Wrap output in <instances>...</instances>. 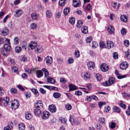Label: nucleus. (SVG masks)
<instances>
[{
    "mask_svg": "<svg viewBox=\"0 0 130 130\" xmlns=\"http://www.w3.org/2000/svg\"><path fill=\"white\" fill-rule=\"evenodd\" d=\"M73 6L75 7H79L80 5V2H77L76 0H73Z\"/></svg>",
    "mask_w": 130,
    "mask_h": 130,
    "instance_id": "nucleus-24",
    "label": "nucleus"
},
{
    "mask_svg": "<svg viewBox=\"0 0 130 130\" xmlns=\"http://www.w3.org/2000/svg\"><path fill=\"white\" fill-rule=\"evenodd\" d=\"M20 59L21 61L23 62H25L27 60V57L24 55L21 56Z\"/></svg>",
    "mask_w": 130,
    "mask_h": 130,
    "instance_id": "nucleus-31",
    "label": "nucleus"
},
{
    "mask_svg": "<svg viewBox=\"0 0 130 130\" xmlns=\"http://www.w3.org/2000/svg\"><path fill=\"white\" fill-rule=\"evenodd\" d=\"M34 110V114L36 115L39 116L40 115L42 112V109H40L38 108Z\"/></svg>",
    "mask_w": 130,
    "mask_h": 130,
    "instance_id": "nucleus-14",
    "label": "nucleus"
},
{
    "mask_svg": "<svg viewBox=\"0 0 130 130\" xmlns=\"http://www.w3.org/2000/svg\"><path fill=\"white\" fill-rule=\"evenodd\" d=\"M110 85L113 84L115 82V78L113 77L109 78L108 80Z\"/></svg>",
    "mask_w": 130,
    "mask_h": 130,
    "instance_id": "nucleus-26",
    "label": "nucleus"
},
{
    "mask_svg": "<svg viewBox=\"0 0 130 130\" xmlns=\"http://www.w3.org/2000/svg\"><path fill=\"white\" fill-rule=\"evenodd\" d=\"M37 77L38 78H40L43 75V73L41 70H38L37 71Z\"/></svg>",
    "mask_w": 130,
    "mask_h": 130,
    "instance_id": "nucleus-23",
    "label": "nucleus"
},
{
    "mask_svg": "<svg viewBox=\"0 0 130 130\" xmlns=\"http://www.w3.org/2000/svg\"><path fill=\"white\" fill-rule=\"evenodd\" d=\"M42 70L43 71L44 73L45 76L47 77L49 75V73L48 71L45 68H43Z\"/></svg>",
    "mask_w": 130,
    "mask_h": 130,
    "instance_id": "nucleus-28",
    "label": "nucleus"
},
{
    "mask_svg": "<svg viewBox=\"0 0 130 130\" xmlns=\"http://www.w3.org/2000/svg\"><path fill=\"white\" fill-rule=\"evenodd\" d=\"M84 78L85 79H89V78L90 77V74L87 72L84 75Z\"/></svg>",
    "mask_w": 130,
    "mask_h": 130,
    "instance_id": "nucleus-40",
    "label": "nucleus"
},
{
    "mask_svg": "<svg viewBox=\"0 0 130 130\" xmlns=\"http://www.w3.org/2000/svg\"><path fill=\"white\" fill-rule=\"evenodd\" d=\"M32 91L34 93V94L36 95V96H38L39 95V93L37 90L36 89H31Z\"/></svg>",
    "mask_w": 130,
    "mask_h": 130,
    "instance_id": "nucleus-38",
    "label": "nucleus"
},
{
    "mask_svg": "<svg viewBox=\"0 0 130 130\" xmlns=\"http://www.w3.org/2000/svg\"><path fill=\"white\" fill-rule=\"evenodd\" d=\"M48 109L52 113H54L56 111V106L53 105H51L49 106Z\"/></svg>",
    "mask_w": 130,
    "mask_h": 130,
    "instance_id": "nucleus-12",
    "label": "nucleus"
},
{
    "mask_svg": "<svg viewBox=\"0 0 130 130\" xmlns=\"http://www.w3.org/2000/svg\"><path fill=\"white\" fill-rule=\"evenodd\" d=\"M46 17L48 18H51L52 16V13L51 11L47 10L46 12Z\"/></svg>",
    "mask_w": 130,
    "mask_h": 130,
    "instance_id": "nucleus-29",
    "label": "nucleus"
},
{
    "mask_svg": "<svg viewBox=\"0 0 130 130\" xmlns=\"http://www.w3.org/2000/svg\"><path fill=\"white\" fill-rule=\"evenodd\" d=\"M66 107L67 110H69L72 108V106L70 104H68L66 105Z\"/></svg>",
    "mask_w": 130,
    "mask_h": 130,
    "instance_id": "nucleus-54",
    "label": "nucleus"
},
{
    "mask_svg": "<svg viewBox=\"0 0 130 130\" xmlns=\"http://www.w3.org/2000/svg\"><path fill=\"white\" fill-rule=\"evenodd\" d=\"M115 73L117 75V78L119 79H120L122 78H123L126 77V76L125 75L121 76L119 74L118 70H116Z\"/></svg>",
    "mask_w": 130,
    "mask_h": 130,
    "instance_id": "nucleus-17",
    "label": "nucleus"
},
{
    "mask_svg": "<svg viewBox=\"0 0 130 130\" xmlns=\"http://www.w3.org/2000/svg\"><path fill=\"white\" fill-rule=\"evenodd\" d=\"M114 111L117 113H119L121 111L119 108L117 106H115L113 107Z\"/></svg>",
    "mask_w": 130,
    "mask_h": 130,
    "instance_id": "nucleus-30",
    "label": "nucleus"
},
{
    "mask_svg": "<svg viewBox=\"0 0 130 130\" xmlns=\"http://www.w3.org/2000/svg\"><path fill=\"white\" fill-rule=\"evenodd\" d=\"M37 45V43L33 41L31 42L29 45V46L31 50H32L34 49H35Z\"/></svg>",
    "mask_w": 130,
    "mask_h": 130,
    "instance_id": "nucleus-10",
    "label": "nucleus"
},
{
    "mask_svg": "<svg viewBox=\"0 0 130 130\" xmlns=\"http://www.w3.org/2000/svg\"><path fill=\"white\" fill-rule=\"evenodd\" d=\"M40 92L42 94H44L46 93V91L42 88H40L39 89Z\"/></svg>",
    "mask_w": 130,
    "mask_h": 130,
    "instance_id": "nucleus-61",
    "label": "nucleus"
},
{
    "mask_svg": "<svg viewBox=\"0 0 130 130\" xmlns=\"http://www.w3.org/2000/svg\"><path fill=\"white\" fill-rule=\"evenodd\" d=\"M1 52L4 55H7L8 52L7 51H6L5 50L2 48L1 50Z\"/></svg>",
    "mask_w": 130,
    "mask_h": 130,
    "instance_id": "nucleus-55",
    "label": "nucleus"
},
{
    "mask_svg": "<svg viewBox=\"0 0 130 130\" xmlns=\"http://www.w3.org/2000/svg\"><path fill=\"white\" fill-rule=\"evenodd\" d=\"M106 103L104 102H100L98 103V105L99 107L101 108L102 105H105Z\"/></svg>",
    "mask_w": 130,
    "mask_h": 130,
    "instance_id": "nucleus-57",
    "label": "nucleus"
},
{
    "mask_svg": "<svg viewBox=\"0 0 130 130\" xmlns=\"http://www.w3.org/2000/svg\"><path fill=\"white\" fill-rule=\"evenodd\" d=\"M98 46V44L96 42H92V47L93 48H96Z\"/></svg>",
    "mask_w": 130,
    "mask_h": 130,
    "instance_id": "nucleus-52",
    "label": "nucleus"
},
{
    "mask_svg": "<svg viewBox=\"0 0 130 130\" xmlns=\"http://www.w3.org/2000/svg\"><path fill=\"white\" fill-rule=\"evenodd\" d=\"M2 35L4 36H5L7 35L8 32V29L6 27H5L3 28L1 30Z\"/></svg>",
    "mask_w": 130,
    "mask_h": 130,
    "instance_id": "nucleus-11",
    "label": "nucleus"
},
{
    "mask_svg": "<svg viewBox=\"0 0 130 130\" xmlns=\"http://www.w3.org/2000/svg\"><path fill=\"white\" fill-rule=\"evenodd\" d=\"M113 58L115 59H117L118 57V54L117 53L114 52L113 53Z\"/></svg>",
    "mask_w": 130,
    "mask_h": 130,
    "instance_id": "nucleus-59",
    "label": "nucleus"
},
{
    "mask_svg": "<svg viewBox=\"0 0 130 130\" xmlns=\"http://www.w3.org/2000/svg\"><path fill=\"white\" fill-rule=\"evenodd\" d=\"M121 33L124 35H125L127 32V30L124 28H123L121 30Z\"/></svg>",
    "mask_w": 130,
    "mask_h": 130,
    "instance_id": "nucleus-47",
    "label": "nucleus"
},
{
    "mask_svg": "<svg viewBox=\"0 0 130 130\" xmlns=\"http://www.w3.org/2000/svg\"><path fill=\"white\" fill-rule=\"evenodd\" d=\"M37 53H40L43 50L42 47L41 45H37L34 50Z\"/></svg>",
    "mask_w": 130,
    "mask_h": 130,
    "instance_id": "nucleus-6",
    "label": "nucleus"
},
{
    "mask_svg": "<svg viewBox=\"0 0 130 130\" xmlns=\"http://www.w3.org/2000/svg\"><path fill=\"white\" fill-rule=\"evenodd\" d=\"M96 77L98 81H100L102 79V76L99 74H97L96 75Z\"/></svg>",
    "mask_w": 130,
    "mask_h": 130,
    "instance_id": "nucleus-41",
    "label": "nucleus"
},
{
    "mask_svg": "<svg viewBox=\"0 0 130 130\" xmlns=\"http://www.w3.org/2000/svg\"><path fill=\"white\" fill-rule=\"evenodd\" d=\"M9 99L8 97H6L5 98H4L1 103V105L3 107L7 106L9 103Z\"/></svg>",
    "mask_w": 130,
    "mask_h": 130,
    "instance_id": "nucleus-4",
    "label": "nucleus"
},
{
    "mask_svg": "<svg viewBox=\"0 0 130 130\" xmlns=\"http://www.w3.org/2000/svg\"><path fill=\"white\" fill-rule=\"evenodd\" d=\"M92 40V38L91 37H88L86 39V41L87 43H89L91 42Z\"/></svg>",
    "mask_w": 130,
    "mask_h": 130,
    "instance_id": "nucleus-62",
    "label": "nucleus"
},
{
    "mask_svg": "<svg viewBox=\"0 0 130 130\" xmlns=\"http://www.w3.org/2000/svg\"><path fill=\"white\" fill-rule=\"evenodd\" d=\"M7 41V43H5L4 45V47L6 51L7 52L9 51L11 49V47L10 46V43L9 39L6 38L5 40Z\"/></svg>",
    "mask_w": 130,
    "mask_h": 130,
    "instance_id": "nucleus-1",
    "label": "nucleus"
},
{
    "mask_svg": "<svg viewBox=\"0 0 130 130\" xmlns=\"http://www.w3.org/2000/svg\"><path fill=\"white\" fill-rule=\"evenodd\" d=\"M124 44L125 46L127 47L129 45V41L127 40H125L124 41Z\"/></svg>",
    "mask_w": 130,
    "mask_h": 130,
    "instance_id": "nucleus-53",
    "label": "nucleus"
},
{
    "mask_svg": "<svg viewBox=\"0 0 130 130\" xmlns=\"http://www.w3.org/2000/svg\"><path fill=\"white\" fill-rule=\"evenodd\" d=\"M87 67L89 69L91 70L94 69L95 67L94 63L92 61H90L87 63Z\"/></svg>",
    "mask_w": 130,
    "mask_h": 130,
    "instance_id": "nucleus-13",
    "label": "nucleus"
},
{
    "mask_svg": "<svg viewBox=\"0 0 130 130\" xmlns=\"http://www.w3.org/2000/svg\"><path fill=\"white\" fill-rule=\"evenodd\" d=\"M69 120L72 124H73V123H75V121L73 117L72 116H70V119Z\"/></svg>",
    "mask_w": 130,
    "mask_h": 130,
    "instance_id": "nucleus-48",
    "label": "nucleus"
},
{
    "mask_svg": "<svg viewBox=\"0 0 130 130\" xmlns=\"http://www.w3.org/2000/svg\"><path fill=\"white\" fill-rule=\"evenodd\" d=\"M14 102L12 103L11 105L12 109L15 110L17 109L19 106V102L18 101L16 100H14Z\"/></svg>",
    "mask_w": 130,
    "mask_h": 130,
    "instance_id": "nucleus-2",
    "label": "nucleus"
},
{
    "mask_svg": "<svg viewBox=\"0 0 130 130\" xmlns=\"http://www.w3.org/2000/svg\"><path fill=\"white\" fill-rule=\"evenodd\" d=\"M46 79L47 82L51 84H54L55 83V79L49 76L47 77Z\"/></svg>",
    "mask_w": 130,
    "mask_h": 130,
    "instance_id": "nucleus-16",
    "label": "nucleus"
},
{
    "mask_svg": "<svg viewBox=\"0 0 130 130\" xmlns=\"http://www.w3.org/2000/svg\"><path fill=\"white\" fill-rule=\"evenodd\" d=\"M120 105L121 107L124 109H125L126 108V105L124 104L123 103L121 102L120 104Z\"/></svg>",
    "mask_w": 130,
    "mask_h": 130,
    "instance_id": "nucleus-63",
    "label": "nucleus"
},
{
    "mask_svg": "<svg viewBox=\"0 0 130 130\" xmlns=\"http://www.w3.org/2000/svg\"><path fill=\"white\" fill-rule=\"evenodd\" d=\"M45 60L46 61L47 64L49 65L52 63L53 61V59L51 57L47 56L45 58Z\"/></svg>",
    "mask_w": 130,
    "mask_h": 130,
    "instance_id": "nucleus-9",
    "label": "nucleus"
},
{
    "mask_svg": "<svg viewBox=\"0 0 130 130\" xmlns=\"http://www.w3.org/2000/svg\"><path fill=\"white\" fill-rule=\"evenodd\" d=\"M31 17L33 20H36L37 18V14L35 13H33L31 14Z\"/></svg>",
    "mask_w": 130,
    "mask_h": 130,
    "instance_id": "nucleus-36",
    "label": "nucleus"
},
{
    "mask_svg": "<svg viewBox=\"0 0 130 130\" xmlns=\"http://www.w3.org/2000/svg\"><path fill=\"white\" fill-rule=\"evenodd\" d=\"M15 12V15L16 17H18L20 16L22 13V10L20 9L16 10Z\"/></svg>",
    "mask_w": 130,
    "mask_h": 130,
    "instance_id": "nucleus-19",
    "label": "nucleus"
},
{
    "mask_svg": "<svg viewBox=\"0 0 130 130\" xmlns=\"http://www.w3.org/2000/svg\"><path fill=\"white\" fill-rule=\"evenodd\" d=\"M75 94L78 96L81 95L82 94V92L79 91H76L75 92Z\"/></svg>",
    "mask_w": 130,
    "mask_h": 130,
    "instance_id": "nucleus-58",
    "label": "nucleus"
},
{
    "mask_svg": "<svg viewBox=\"0 0 130 130\" xmlns=\"http://www.w3.org/2000/svg\"><path fill=\"white\" fill-rule=\"evenodd\" d=\"M19 39L17 37H15L14 39V44L15 45H17L19 43Z\"/></svg>",
    "mask_w": 130,
    "mask_h": 130,
    "instance_id": "nucleus-39",
    "label": "nucleus"
},
{
    "mask_svg": "<svg viewBox=\"0 0 130 130\" xmlns=\"http://www.w3.org/2000/svg\"><path fill=\"white\" fill-rule=\"evenodd\" d=\"M107 31L109 33L112 34L114 31V28L113 26L111 25H109L108 27Z\"/></svg>",
    "mask_w": 130,
    "mask_h": 130,
    "instance_id": "nucleus-18",
    "label": "nucleus"
},
{
    "mask_svg": "<svg viewBox=\"0 0 130 130\" xmlns=\"http://www.w3.org/2000/svg\"><path fill=\"white\" fill-rule=\"evenodd\" d=\"M50 115V113L49 112L47 111H44L43 112L42 117L44 119H46L48 118Z\"/></svg>",
    "mask_w": 130,
    "mask_h": 130,
    "instance_id": "nucleus-8",
    "label": "nucleus"
},
{
    "mask_svg": "<svg viewBox=\"0 0 130 130\" xmlns=\"http://www.w3.org/2000/svg\"><path fill=\"white\" fill-rule=\"evenodd\" d=\"M100 47L102 48H105L106 47L105 44L103 41H101L100 43Z\"/></svg>",
    "mask_w": 130,
    "mask_h": 130,
    "instance_id": "nucleus-49",
    "label": "nucleus"
},
{
    "mask_svg": "<svg viewBox=\"0 0 130 130\" xmlns=\"http://www.w3.org/2000/svg\"><path fill=\"white\" fill-rule=\"evenodd\" d=\"M35 106L36 108L43 109V104L41 101H37L36 103L35 104Z\"/></svg>",
    "mask_w": 130,
    "mask_h": 130,
    "instance_id": "nucleus-3",
    "label": "nucleus"
},
{
    "mask_svg": "<svg viewBox=\"0 0 130 130\" xmlns=\"http://www.w3.org/2000/svg\"><path fill=\"white\" fill-rule=\"evenodd\" d=\"M91 8V5L90 4H89L87 6V7L86 8V10L89 11Z\"/></svg>",
    "mask_w": 130,
    "mask_h": 130,
    "instance_id": "nucleus-64",
    "label": "nucleus"
},
{
    "mask_svg": "<svg viewBox=\"0 0 130 130\" xmlns=\"http://www.w3.org/2000/svg\"><path fill=\"white\" fill-rule=\"evenodd\" d=\"M83 22L80 20L78 21L77 24V27L78 28H80L83 25Z\"/></svg>",
    "mask_w": 130,
    "mask_h": 130,
    "instance_id": "nucleus-35",
    "label": "nucleus"
},
{
    "mask_svg": "<svg viewBox=\"0 0 130 130\" xmlns=\"http://www.w3.org/2000/svg\"><path fill=\"white\" fill-rule=\"evenodd\" d=\"M15 51L17 53H19L21 52L22 50V48L19 46H17L15 47Z\"/></svg>",
    "mask_w": 130,
    "mask_h": 130,
    "instance_id": "nucleus-34",
    "label": "nucleus"
},
{
    "mask_svg": "<svg viewBox=\"0 0 130 130\" xmlns=\"http://www.w3.org/2000/svg\"><path fill=\"white\" fill-rule=\"evenodd\" d=\"M25 128V125L23 123H21L19 125V128L20 130H24Z\"/></svg>",
    "mask_w": 130,
    "mask_h": 130,
    "instance_id": "nucleus-32",
    "label": "nucleus"
},
{
    "mask_svg": "<svg viewBox=\"0 0 130 130\" xmlns=\"http://www.w3.org/2000/svg\"><path fill=\"white\" fill-rule=\"evenodd\" d=\"M99 122L101 124L105 123V122L104 118L102 117H100L99 118Z\"/></svg>",
    "mask_w": 130,
    "mask_h": 130,
    "instance_id": "nucleus-44",
    "label": "nucleus"
},
{
    "mask_svg": "<svg viewBox=\"0 0 130 130\" xmlns=\"http://www.w3.org/2000/svg\"><path fill=\"white\" fill-rule=\"evenodd\" d=\"M121 20L124 22H127L128 21L127 17L125 15H121L120 17Z\"/></svg>",
    "mask_w": 130,
    "mask_h": 130,
    "instance_id": "nucleus-21",
    "label": "nucleus"
},
{
    "mask_svg": "<svg viewBox=\"0 0 130 130\" xmlns=\"http://www.w3.org/2000/svg\"><path fill=\"white\" fill-rule=\"evenodd\" d=\"M37 27V24L35 23H32L30 25L31 29L32 30H34L36 29Z\"/></svg>",
    "mask_w": 130,
    "mask_h": 130,
    "instance_id": "nucleus-37",
    "label": "nucleus"
},
{
    "mask_svg": "<svg viewBox=\"0 0 130 130\" xmlns=\"http://www.w3.org/2000/svg\"><path fill=\"white\" fill-rule=\"evenodd\" d=\"M26 97L27 98H29L31 96V93L29 92H27L25 94Z\"/></svg>",
    "mask_w": 130,
    "mask_h": 130,
    "instance_id": "nucleus-60",
    "label": "nucleus"
},
{
    "mask_svg": "<svg viewBox=\"0 0 130 130\" xmlns=\"http://www.w3.org/2000/svg\"><path fill=\"white\" fill-rule=\"evenodd\" d=\"M65 1L66 0H60L59 4L61 6H63L65 4Z\"/></svg>",
    "mask_w": 130,
    "mask_h": 130,
    "instance_id": "nucleus-42",
    "label": "nucleus"
},
{
    "mask_svg": "<svg viewBox=\"0 0 130 130\" xmlns=\"http://www.w3.org/2000/svg\"><path fill=\"white\" fill-rule=\"evenodd\" d=\"M101 69L103 72H106L108 71L109 69L108 66L105 63H104L100 66Z\"/></svg>",
    "mask_w": 130,
    "mask_h": 130,
    "instance_id": "nucleus-5",
    "label": "nucleus"
},
{
    "mask_svg": "<svg viewBox=\"0 0 130 130\" xmlns=\"http://www.w3.org/2000/svg\"><path fill=\"white\" fill-rule=\"evenodd\" d=\"M75 57L76 58H78L79 57L80 54L79 51L78 50H75L74 52Z\"/></svg>",
    "mask_w": 130,
    "mask_h": 130,
    "instance_id": "nucleus-43",
    "label": "nucleus"
},
{
    "mask_svg": "<svg viewBox=\"0 0 130 130\" xmlns=\"http://www.w3.org/2000/svg\"><path fill=\"white\" fill-rule=\"evenodd\" d=\"M128 64L126 61L123 62L120 65V67L121 69H125L128 68Z\"/></svg>",
    "mask_w": 130,
    "mask_h": 130,
    "instance_id": "nucleus-7",
    "label": "nucleus"
},
{
    "mask_svg": "<svg viewBox=\"0 0 130 130\" xmlns=\"http://www.w3.org/2000/svg\"><path fill=\"white\" fill-rule=\"evenodd\" d=\"M82 32L84 34H86L88 32V27L87 26H83L82 28Z\"/></svg>",
    "mask_w": 130,
    "mask_h": 130,
    "instance_id": "nucleus-22",
    "label": "nucleus"
},
{
    "mask_svg": "<svg viewBox=\"0 0 130 130\" xmlns=\"http://www.w3.org/2000/svg\"><path fill=\"white\" fill-rule=\"evenodd\" d=\"M53 96L55 98L58 99L60 97L61 94L58 92H56L53 93Z\"/></svg>",
    "mask_w": 130,
    "mask_h": 130,
    "instance_id": "nucleus-27",
    "label": "nucleus"
},
{
    "mask_svg": "<svg viewBox=\"0 0 130 130\" xmlns=\"http://www.w3.org/2000/svg\"><path fill=\"white\" fill-rule=\"evenodd\" d=\"M114 46L113 42L111 41H106V48L110 49L112 48Z\"/></svg>",
    "mask_w": 130,
    "mask_h": 130,
    "instance_id": "nucleus-15",
    "label": "nucleus"
},
{
    "mask_svg": "<svg viewBox=\"0 0 130 130\" xmlns=\"http://www.w3.org/2000/svg\"><path fill=\"white\" fill-rule=\"evenodd\" d=\"M69 90L70 91H73L77 89V87L72 84H70L69 85Z\"/></svg>",
    "mask_w": 130,
    "mask_h": 130,
    "instance_id": "nucleus-20",
    "label": "nucleus"
},
{
    "mask_svg": "<svg viewBox=\"0 0 130 130\" xmlns=\"http://www.w3.org/2000/svg\"><path fill=\"white\" fill-rule=\"evenodd\" d=\"M60 81L61 83L63 84L66 83L67 82L66 80L63 77H62L60 78Z\"/></svg>",
    "mask_w": 130,
    "mask_h": 130,
    "instance_id": "nucleus-56",
    "label": "nucleus"
},
{
    "mask_svg": "<svg viewBox=\"0 0 130 130\" xmlns=\"http://www.w3.org/2000/svg\"><path fill=\"white\" fill-rule=\"evenodd\" d=\"M69 22L72 24H73L75 23V19L73 17H71L69 21Z\"/></svg>",
    "mask_w": 130,
    "mask_h": 130,
    "instance_id": "nucleus-46",
    "label": "nucleus"
},
{
    "mask_svg": "<svg viewBox=\"0 0 130 130\" xmlns=\"http://www.w3.org/2000/svg\"><path fill=\"white\" fill-rule=\"evenodd\" d=\"M70 9L68 8H66L63 10V13L65 15H67L70 12Z\"/></svg>",
    "mask_w": 130,
    "mask_h": 130,
    "instance_id": "nucleus-33",
    "label": "nucleus"
},
{
    "mask_svg": "<svg viewBox=\"0 0 130 130\" xmlns=\"http://www.w3.org/2000/svg\"><path fill=\"white\" fill-rule=\"evenodd\" d=\"M125 54L127 58L130 59V50H128L126 52Z\"/></svg>",
    "mask_w": 130,
    "mask_h": 130,
    "instance_id": "nucleus-45",
    "label": "nucleus"
},
{
    "mask_svg": "<svg viewBox=\"0 0 130 130\" xmlns=\"http://www.w3.org/2000/svg\"><path fill=\"white\" fill-rule=\"evenodd\" d=\"M12 70V72L15 73L18 72V69L15 66H13L11 67Z\"/></svg>",
    "mask_w": 130,
    "mask_h": 130,
    "instance_id": "nucleus-51",
    "label": "nucleus"
},
{
    "mask_svg": "<svg viewBox=\"0 0 130 130\" xmlns=\"http://www.w3.org/2000/svg\"><path fill=\"white\" fill-rule=\"evenodd\" d=\"M17 89L15 88H11L10 90V92L12 94H16L17 93Z\"/></svg>",
    "mask_w": 130,
    "mask_h": 130,
    "instance_id": "nucleus-50",
    "label": "nucleus"
},
{
    "mask_svg": "<svg viewBox=\"0 0 130 130\" xmlns=\"http://www.w3.org/2000/svg\"><path fill=\"white\" fill-rule=\"evenodd\" d=\"M32 117L31 113L28 112H26L25 113V118L27 120H30L31 119Z\"/></svg>",
    "mask_w": 130,
    "mask_h": 130,
    "instance_id": "nucleus-25",
    "label": "nucleus"
}]
</instances>
